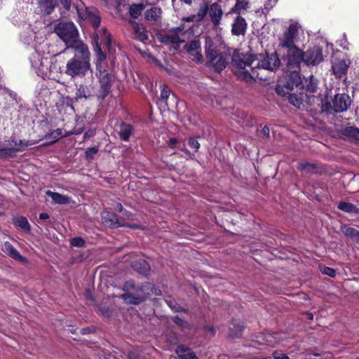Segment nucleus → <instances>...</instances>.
Wrapping results in <instances>:
<instances>
[{"label":"nucleus","instance_id":"nucleus-1","mask_svg":"<svg viewBox=\"0 0 359 359\" xmlns=\"http://www.w3.org/2000/svg\"><path fill=\"white\" fill-rule=\"evenodd\" d=\"M232 62L238 69V77L247 83H252L258 78L262 79L259 69L274 71L280 63L276 53L260 55L259 58L251 54H237L233 55Z\"/></svg>","mask_w":359,"mask_h":359},{"label":"nucleus","instance_id":"nucleus-2","mask_svg":"<svg viewBox=\"0 0 359 359\" xmlns=\"http://www.w3.org/2000/svg\"><path fill=\"white\" fill-rule=\"evenodd\" d=\"M301 29L302 26L298 21L290 20L288 26L279 37V47L283 49L287 62H297L301 58V49L295 44Z\"/></svg>","mask_w":359,"mask_h":359},{"label":"nucleus","instance_id":"nucleus-3","mask_svg":"<svg viewBox=\"0 0 359 359\" xmlns=\"http://www.w3.org/2000/svg\"><path fill=\"white\" fill-rule=\"evenodd\" d=\"M74 55L66 63L65 73L71 78L84 77L91 71L90 53L86 44L72 49Z\"/></svg>","mask_w":359,"mask_h":359},{"label":"nucleus","instance_id":"nucleus-4","mask_svg":"<svg viewBox=\"0 0 359 359\" xmlns=\"http://www.w3.org/2000/svg\"><path fill=\"white\" fill-rule=\"evenodd\" d=\"M56 34L65 43L66 49H74L85 44L79 39V31L72 22H61L55 28Z\"/></svg>","mask_w":359,"mask_h":359},{"label":"nucleus","instance_id":"nucleus-5","mask_svg":"<svg viewBox=\"0 0 359 359\" xmlns=\"http://www.w3.org/2000/svg\"><path fill=\"white\" fill-rule=\"evenodd\" d=\"M100 37V40L102 42L104 43L107 46L109 51H111V34L107 32V30L104 28H102L97 32L94 34V41H95V52L96 54V69L97 71H100L102 69H106V55L102 51L100 45L99 44V39Z\"/></svg>","mask_w":359,"mask_h":359},{"label":"nucleus","instance_id":"nucleus-6","mask_svg":"<svg viewBox=\"0 0 359 359\" xmlns=\"http://www.w3.org/2000/svg\"><path fill=\"white\" fill-rule=\"evenodd\" d=\"M46 29L47 27L42 21L36 20L22 32L20 37L25 43L28 44L34 42L41 43L46 39Z\"/></svg>","mask_w":359,"mask_h":359},{"label":"nucleus","instance_id":"nucleus-7","mask_svg":"<svg viewBox=\"0 0 359 359\" xmlns=\"http://www.w3.org/2000/svg\"><path fill=\"white\" fill-rule=\"evenodd\" d=\"M78 15V22L82 25L85 21L89 22L94 28H97L101 22L99 11L94 7H86L83 2H78L75 5Z\"/></svg>","mask_w":359,"mask_h":359},{"label":"nucleus","instance_id":"nucleus-8","mask_svg":"<svg viewBox=\"0 0 359 359\" xmlns=\"http://www.w3.org/2000/svg\"><path fill=\"white\" fill-rule=\"evenodd\" d=\"M30 62L38 76L45 78L50 74V61L48 56H44L37 50L30 56Z\"/></svg>","mask_w":359,"mask_h":359},{"label":"nucleus","instance_id":"nucleus-9","mask_svg":"<svg viewBox=\"0 0 359 359\" xmlns=\"http://www.w3.org/2000/svg\"><path fill=\"white\" fill-rule=\"evenodd\" d=\"M323 60V52L320 48L315 47L304 53L301 50V58L297 62L287 61V65L293 67H298L302 62L306 65H317Z\"/></svg>","mask_w":359,"mask_h":359},{"label":"nucleus","instance_id":"nucleus-10","mask_svg":"<svg viewBox=\"0 0 359 359\" xmlns=\"http://www.w3.org/2000/svg\"><path fill=\"white\" fill-rule=\"evenodd\" d=\"M287 81L282 83L279 82L276 86V93L282 96H287L294 87H298L302 83L301 76L297 71H292L287 74Z\"/></svg>","mask_w":359,"mask_h":359},{"label":"nucleus","instance_id":"nucleus-11","mask_svg":"<svg viewBox=\"0 0 359 359\" xmlns=\"http://www.w3.org/2000/svg\"><path fill=\"white\" fill-rule=\"evenodd\" d=\"M184 29L185 27L184 25L172 29L161 37V41L167 45H171L175 48L185 41L187 34Z\"/></svg>","mask_w":359,"mask_h":359},{"label":"nucleus","instance_id":"nucleus-12","mask_svg":"<svg viewBox=\"0 0 359 359\" xmlns=\"http://www.w3.org/2000/svg\"><path fill=\"white\" fill-rule=\"evenodd\" d=\"M149 290H152L153 286L148 283L137 289L135 292H128L122 294L121 297L128 304H137L143 302L150 294Z\"/></svg>","mask_w":359,"mask_h":359},{"label":"nucleus","instance_id":"nucleus-13","mask_svg":"<svg viewBox=\"0 0 359 359\" xmlns=\"http://www.w3.org/2000/svg\"><path fill=\"white\" fill-rule=\"evenodd\" d=\"M97 72L98 73L97 76L99 79L101 88L99 97L104 98L109 92L112 81V76L111 74L107 72L106 69H102Z\"/></svg>","mask_w":359,"mask_h":359},{"label":"nucleus","instance_id":"nucleus-14","mask_svg":"<svg viewBox=\"0 0 359 359\" xmlns=\"http://www.w3.org/2000/svg\"><path fill=\"white\" fill-rule=\"evenodd\" d=\"M34 144V142L31 141L12 140V144H11V147L3 149L1 150V152L11 156H14L16 152L24 151L27 147L32 146Z\"/></svg>","mask_w":359,"mask_h":359},{"label":"nucleus","instance_id":"nucleus-15","mask_svg":"<svg viewBox=\"0 0 359 359\" xmlns=\"http://www.w3.org/2000/svg\"><path fill=\"white\" fill-rule=\"evenodd\" d=\"M351 104V98L346 94H337L332 101V109L336 112L346 111Z\"/></svg>","mask_w":359,"mask_h":359},{"label":"nucleus","instance_id":"nucleus-16","mask_svg":"<svg viewBox=\"0 0 359 359\" xmlns=\"http://www.w3.org/2000/svg\"><path fill=\"white\" fill-rule=\"evenodd\" d=\"M95 95V88L93 83L83 82L81 83L76 93V98L78 99H90Z\"/></svg>","mask_w":359,"mask_h":359},{"label":"nucleus","instance_id":"nucleus-17","mask_svg":"<svg viewBox=\"0 0 359 359\" xmlns=\"http://www.w3.org/2000/svg\"><path fill=\"white\" fill-rule=\"evenodd\" d=\"M208 13L212 22L215 27L220 25L221 19L223 15V11L221 6L217 3H214L210 6L209 8H205Z\"/></svg>","mask_w":359,"mask_h":359},{"label":"nucleus","instance_id":"nucleus-18","mask_svg":"<svg viewBox=\"0 0 359 359\" xmlns=\"http://www.w3.org/2000/svg\"><path fill=\"white\" fill-rule=\"evenodd\" d=\"M56 3V0H36V9L41 14L48 15L54 11Z\"/></svg>","mask_w":359,"mask_h":359},{"label":"nucleus","instance_id":"nucleus-19","mask_svg":"<svg viewBox=\"0 0 359 359\" xmlns=\"http://www.w3.org/2000/svg\"><path fill=\"white\" fill-rule=\"evenodd\" d=\"M4 251L7 253L10 257L13 259L20 261L22 262H26L27 259L22 257L20 252L12 245L9 242H5L4 245Z\"/></svg>","mask_w":359,"mask_h":359},{"label":"nucleus","instance_id":"nucleus-20","mask_svg":"<svg viewBox=\"0 0 359 359\" xmlns=\"http://www.w3.org/2000/svg\"><path fill=\"white\" fill-rule=\"evenodd\" d=\"M246 29V22L245 20L238 16L232 25V33L234 35L239 36L241 34H243Z\"/></svg>","mask_w":359,"mask_h":359},{"label":"nucleus","instance_id":"nucleus-21","mask_svg":"<svg viewBox=\"0 0 359 359\" xmlns=\"http://www.w3.org/2000/svg\"><path fill=\"white\" fill-rule=\"evenodd\" d=\"M130 23L133 25L134 29L135 37L142 42L145 41L148 38L147 32L145 28L140 26L135 21H130Z\"/></svg>","mask_w":359,"mask_h":359},{"label":"nucleus","instance_id":"nucleus-22","mask_svg":"<svg viewBox=\"0 0 359 359\" xmlns=\"http://www.w3.org/2000/svg\"><path fill=\"white\" fill-rule=\"evenodd\" d=\"M176 353L180 359H198L196 354L184 346H179L176 349Z\"/></svg>","mask_w":359,"mask_h":359},{"label":"nucleus","instance_id":"nucleus-23","mask_svg":"<svg viewBox=\"0 0 359 359\" xmlns=\"http://www.w3.org/2000/svg\"><path fill=\"white\" fill-rule=\"evenodd\" d=\"M342 135L351 141L359 142V129L348 126L342 130Z\"/></svg>","mask_w":359,"mask_h":359},{"label":"nucleus","instance_id":"nucleus-24","mask_svg":"<svg viewBox=\"0 0 359 359\" xmlns=\"http://www.w3.org/2000/svg\"><path fill=\"white\" fill-rule=\"evenodd\" d=\"M102 219L103 222H104L106 224L108 225H116L117 226H124L125 224L123 223H121L118 222L116 219V216L110 212H103L101 214Z\"/></svg>","mask_w":359,"mask_h":359},{"label":"nucleus","instance_id":"nucleus-25","mask_svg":"<svg viewBox=\"0 0 359 359\" xmlns=\"http://www.w3.org/2000/svg\"><path fill=\"white\" fill-rule=\"evenodd\" d=\"M161 9L157 7L151 8L144 13L145 19L147 20H151L154 22L158 21L161 18Z\"/></svg>","mask_w":359,"mask_h":359},{"label":"nucleus","instance_id":"nucleus-26","mask_svg":"<svg viewBox=\"0 0 359 359\" xmlns=\"http://www.w3.org/2000/svg\"><path fill=\"white\" fill-rule=\"evenodd\" d=\"M68 134L65 133L62 129H56L51 131L46 135V139L50 140L49 144H53L57 142L60 138L67 136Z\"/></svg>","mask_w":359,"mask_h":359},{"label":"nucleus","instance_id":"nucleus-27","mask_svg":"<svg viewBox=\"0 0 359 359\" xmlns=\"http://www.w3.org/2000/svg\"><path fill=\"white\" fill-rule=\"evenodd\" d=\"M46 194L50 196L52 200L57 204H66L69 202V198L63 196L59 193L53 192L51 191H47Z\"/></svg>","mask_w":359,"mask_h":359},{"label":"nucleus","instance_id":"nucleus-28","mask_svg":"<svg viewBox=\"0 0 359 359\" xmlns=\"http://www.w3.org/2000/svg\"><path fill=\"white\" fill-rule=\"evenodd\" d=\"M348 66L344 60H339L332 65L333 72L337 76H341L347 70Z\"/></svg>","mask_w":359,"mask_h":359},{"label":"nucleus","instance_id":"nucleus-29","mask_svg":"<svg viewBox=\"0 0 359 359\" xmlns=\"http://www.w3.org/2000/svg\"><path fill=\"white\" fill-rule=\"evenodd\" d=\"M206 56L209 59V61L215 60L217 57L220 56L219 54H218L217 50L216 48L212 45V42L206 41Z\"/></svg>","mask_w":359,"mask_h":359},{"label":"nucleus","instance_id":"nucleus-30","mask_svg":"<svg viewBox=\"0 0 359 359\" xmlns=\"http://www.w3.org/2000/svg\"><path fill=\"white\" fill-rule=\"evenodd\" d=\"M210 65L214 67L215 70L217 72L222 71L226 66L227 60L225 57L220 55L217 58L212 61H209Z\"/></svg>","mask_w":359,"mask_h":359},{"label":"nucleus","instance_id":"nucleus-31","mask_svg":"<svg viewBox=\"0 0 359 359\" xmlns=\"http://www.w3.org/2000/svg\"><path fill=\"white\" fill-rule=\"evenodd\" d=\"M341 230L347 237L355 242L359 241V231L357 229L353 227L344 226L342 227Z\"/></svg>","mask_w":359,"mask_h":359},{"label":"nucleus","instance_id":"nucleus-32","mask_svg":"<svg viewBox=\"0 0 359 359\" xmlns=\"http://www.w3.org/2000/svg\"><path fill=\"white\" fill-rule=\"evenodd\" d=\"M132 266L138 272L146 274L149 270V264L144 259H139L134 262Z\"/></svg>","mask_w":359,"mask_h":359},{"label":"nucleus","instance_id":"nucleus-33","mask_svg":"<svg viewBox=\"0 0 359 359\" xmlns=\"http://www.w3.org/2000/svg\"><path fill=\"white\" fill-rule=\"evenodd\" d=\"M132 133V126L127 123H121L120 126L119 135L121 140L128 141Z\"/></svg>","mask_w":359,"mask_h":359},{"label":"nucleus","instance_id":"nucleus-34","mask_svg":"<svg viewBox=\"0 0 359 359\" xmlns=\"http://www.w3.org/2000/svg\"><path fill=\"white\" fill-rule=\"evenodd\" d=\"M206 14L207 10L205 8H201L196 15H193L187 18H184L182 20L186 22H201L204 18Z\"/></svg>","mask_w":359,"mask_h":359},{"label":"nucleus","instance_id":"nucleus-35","mask_svg":"<svg viewBox=\"0 0 359 359\" xmlns=\"http://www.w3.org/2000/svg\"><path fill=\"white\" fill-rule=\"evenodd\" d=\"M144 8V6L142 4H133L130 6L129 8L130 15L132 18L136 19L142 14V12L143 11Z\"/></svg>","mask_w":359,"mask_h":359},{"label":"nucleus","instance_id":"nucleus-36","mask_svg":"<svg viewBox=\"0 0 359 359\" xmlns=\"http://www.w3.org/2000/svg\"><path fill=\"white\" fill-rule=\"evenodd\" d=\"M14 224L16 226H18L21 229H22L25 231H29L30 229V225L25 217H17L14 218Z\"/></svg>","mask_w":359,"mask_h":359},{"label":"nucleus","instance_id":"nucleus-37","mask_svg":"<svg viewBox=\"0 0 359 359\" xmlns=\"http://www.w3.org/2000/svg\"><path fill=\"white\" fill-rule=\"evenodd\" d=\"M338 208L341 210L348 213H357L358 209L357 208L350 203L346 202H341L338 205Z\"/></svg>","mask_w":359,"mask_h":359},{"label":"nucleus","instance_id":"nucleus-38","mask_svg":"<svg viewBox=\"0 0 359 359\" xmlns=\"http://www.w3.org/2000/svg\"><path fill=\"white\" fill-rule=\"evenodd\" d=\"M289 102L297 107H300L303 103V97L295 94H287Z\"/></svg>","mask_w":359,"mask_h":359},{"label":"nucleus","instance_id":"nucleus-39","mask_svg":"<svg viewBox=\"0 0 359 359\" xmlns=\"http://www.w3.org/2000/svg\"><path fill=\"white\" fill-rule=\"evenodd\" d=\"M229 335L231 338H238L242 335L243 326L240 325H233V327H230Z\"/></svg>","mask_w":359,"mask_h":359},{"label":"nucleus","instance_id":"nucleus-40","mask_svg":"<svg viewBox=\"0 0 359 359\" xmlns=\"http://www.w3.org/2000/svg\"><path fill=\"white\" fill-rule=\"evenodd\" d=\"M278 0H265L262 13H266L269 12L276 4Z\"/></svg>","mask_w":359,"mask_h":359},{"label":"nucleus","instance_id":"nucleus-41","mask_svg":"<svg viewBox=\"0 0 359 359\" xmlns=\"http://www.w3.org/2000/svg\"><path fill=\"white\" fill-rule=\"evenodd\" d=\"M170 90L165 86H162L161 92V100L166 103L170 95Z\"/></svg>","mask_w":359,"mask_h":359},{"label":"nucleus","instance_id":"nucleus-42","mask_svg":"<svg viewBox=\"0 0 359 359\" xmlns=\"http://www.w3.org/2000/svg\"><path fill=\"white\" fill-rule=\"evenodd\" d=\"M201 47V42L198 40L191 41L187 46V50L189 52L197 50Z\"/></svg>","mask_w":359,"mask_h":359},{"label":"nucleus","instance_id":"nucleus-43","mask_svg":"<svg viewBox=\"0 0 359 359\" xmlns=\"http://www.w3.org/2000/svg\"><path fill=\"white\" fill-rule=\"evenodd\" d=\"M248 1L247 0H237V2L236 4V9L238 11H240L241 10H245L248 8Z\"/></svg>","mask_w":359,"mask_h":359},{"label":"nucleus","instance_id":"nucleus-44","mask_svg":"<svg viewBox=\"0 0 359 359\" xmlns=\"http://www.w3.org/2000/svg\"><path fill=\"white\" fill-rule=\"evenodd\" d=\"M70 243L75 247H82L84 245V241L81 238L76 237L71 240Z\"/></svg>","mask_w":359,"mask_h":359},{"label":"nucleus","instance_id":"nucleus-45","mask_svg":"<svg viewBox=\"0 0 359 359\" xmlns=\"http://www.w3.org/2000/svg\"><path fill=\"white\" fill-rule=\"evenodd\" d=\"M98 149L96 147L88 148L86 151V155L88 158H93L97 154Z\"/></svg>","mask_w":359,"mask_h":359},{"label":"nucleus","instance_id":"nucleus-46","mask_svg":"<svg viewBox=\"0 0 359 359\" xmlns=\"http://www.w3.org/2000/svg\"><path fill=\"white\" fill-rule=\"evenodd\" d=\"M189 144L191 148L194 149L196 151H197L200 147L199 142H198L197 140L194 138H191L189 140Z\"/></svg>","mask_w":359,"mask_h":359},{"label":"nucleus","instance_id":"nucleus-47","mask_svg":"<svg viewBox=\"0 0 359 359\" xmlns=\"http://www.w3.org/2000/svg\"><path fill=\"white\" fill-rule=\"evenodd\" d=\"M323 273L330 277H334L336 275V271L330 267H325L324 269L323 270Z\"/></svg>","mask_w":359,"mask_h":359},{"label":"nucleus","instance_id":"nucleus-48","mask_svg":"<svg viewBox=\"0 0 359 359\" xmlns=\"http://www.w3.org/2000/svg\"><path fill=\"white\" fill-rule=\"evenodd\" d=\"M64 8L68 10L71 6V0H60Z\"/></svg>","mask_w":359,"mask_h":359},{"label":"nucleus","instance_id":"nucleus-49","mask_svg":"<svg viewBox=\"0 0 359 359\" xmlns=\"http://www.w3.org/2000/svg\"><path fill=\"white\" fill-rule=\"evenodd\" d=\"M274 359H290L289 357L285 354H278L276 353H273Z\"/></svg>","mask_w":359,"mask_h":359},{"label":"nucleus","instance_id":"nucleus-50","mask_svg":"<svg viewBox=\"0 0 359 359\" xmlns=\"http://www.w3.org/2000/svg\"><path fill=\"white\" fill-rule=\"evenodd\" d=\"M124 287L126 290H129L130 289H135V286L133 282L130 281L126 283Z\"/></svg>","mask_w":359,"mask_h":359},{"label":"nucleus","instance_id":"nucleus-51","mask_svg":"<svg viewBox=\"0 0 359 359\" xmlns=\"http://www.w3.org/2000/svg\"><path fill=\"white\" fill-rule=\"evenodd\" d=\"M149 57L152 60V61L160 68H163V65L155 57L149 55Z\"/></svg>","mask_w":359,"mask_h":359},{"label":"nucleus","instance_id":"nucleus-52","mask_svg":"<svg viewBox=\"0 0 359 359\" xmlns=\"http://www.w3.org/2000/svg\"><path fill=\"white\" fill-rule=\"evenodd\" d=\"M194 60H196L197 62H201L202 60H203V56L201 53H196V54L194 56Z\"/></svg>","mask_w":359,"mask_h":359},{"label":"nucleus","instance_id":"nucleus-53","mask_svg":"<svg viewBox=\"0 0 359 359\" xmlns=\"http://www.w3.org/2000/svg\"><path fill=\"white\" fill-rule=\"evenodd\" d=\"M262 133L264 136H269V128L267 126L264 127L262 128Z\"/></svg>","mask_w":359,"mask_h":359},{"label":"nucleus","instance_id":"nucleus-54","mask_svg":"<svg viewBox=\"0 0 359 359\" xmlns=\"http://www.w3.org/2000/svg\"><path fill=\"white\" fill-rule=\"evenodd\" d=\"M310 93H314L316 90L317 86L316 84L311 83V86L308 87Z\"/></svg>","mask_w":359,"mask_h":359},{"label":"nucleus","instance_id":"nucleus-55","mask_svg":"<svg viewBox=\"0 0 359 359\" xmlns=\"http://www.w3.org/2000/svg\"><path fill=\"white\" fill-rule=\"evenodd\" d=\"M94 131L93 130H88L87 131L85 134H84V138H88V137H90L91 136H93L94 135Z\"/></svg>","mask_w":359,"mask_h":359},{"label":"nucleus","instance_id":"nucleus-56","mask_svg":"<svg viewBox=\"0 0 359 359\" xmlns=\"http://www.w3.org/2000/svg\"><path fill=\"white\" fill-rule=\"evenodd\" d=\"M39 218L41 219L45 220L49 218V215L46 212H43L39 215Z\"/></svg>","mask_w":359,"mask_h":359},{"label":"nucleus","instance_id":"nucleus-57","mask_svg":"<svg viewBox=\"0 0 359 359\" xmlns=\"http://www.w3.org/2000/svg\"><path fill=\"white\" fill-rule=\"evenodd\" d=\"M174 320H175V323H177L179 325H182V324H183V320L177 316H176Z\"/></svg>","mask_w":359,"mask_h":359},{"label":"nucleus","instance_id":"nucleus-58","mask_svg":"<svg viewBox=\"0 0 359 359\" xmlns=\"http://www.w3.org/2000/svg\"><path fill=\"white\" fill-rule=\"evenodd\" d=\"M271 338H272V336H271V335L266 336V343L268 344L269 346H273V344L272 343V341L271 340Z\"/></svg>","mask_w":359,"mask_h":359},{"label":"nucleus","instance_id":"nucleus-59","mask_svg":"<svg viewBox=\"0 0 359 359\" xmlns=\"http://www.w3.org/2000/svg\"><path fill=\"white\" fill-rule=\"evenodd\" d=\"M177 140L175 138H171L169 141L170 146H174L177 143Z\"/></svg>","mask_w":359,"mask_h":359},{"label":"nucleus","instance_id":"nucleus-60","mask_svg":"<svg viewBox=\"0 0 359 359\" xmlns=\"http://www.w3.org/2000/svg\"><path fill=\"white\" fill-rule=\"evenodd\" d=\"M115 209L118 211L121 212L123 210V206L121 203H117L115 207Z\"/></svg>","mask_w":359,"mask_h":359},{"label":"nucleus","instance_id":"nucleus-61","mask_svg":"<svg viewBox=\"0 0 359 359\" xmlns=\"http://www.w3.org/2000/svg\"><path fill=\"white\" fill-rule=\"evenodd\" d=\"M154 293L156 294V295H159L161 294V291L159 290H156V289H154Z\"/></svg>","mask_w":359,"mask_h":359},{"label":"nucleus","instance_id":"nucleus-62","mask_svg":"<svg viewBox=\"0 0 359 359\" xmlns=\"http://www.w3.org/2000/svg\"><path fill=\"white\" fill-rule=\"evenodd\" d=\"M184 3L187 4H191L193 0H183Z\"/></svg>","mask_w":359,"mask_h":359},{"label":"nucleus","instance_id":"nucleus-63","mask_svg":"<svg viewBox=\"0 0 359 359\" xmlns=\"http://www.w3.org/2000/svg\"><path fill=\"white\" fill-rule=\"evenodd\" d=\"M165 70L168 72V73H171V69H169V68H166Z\"/></svg>","mask_w":359,"mask_h":359},{"label":"nucleus","instance_id":"nucleus-64","mask_svg":"<svg viewBox=\"0 0 359 359\" xmlns=\"http://www.w3.org/2000/svg\"><path fill=\"white\" fill-rule=\"evenodd\" d=\"M309 318H310V319H312V318H313V315H312L311 313L309 314Z\"/></svg>","mask_w":359,"mask_h":359}]
</instances>
